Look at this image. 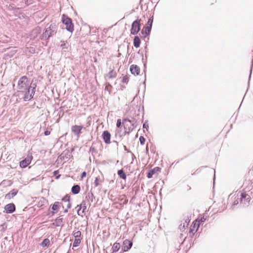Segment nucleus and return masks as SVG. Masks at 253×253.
Returning <instances> with one entry per match:
<instances>
[{
	"label": "nucleus",
	"instance_id": "obj_13",
	"mask_svg": "<svg viewBox=\"0 0 253 253\" xmlns=\"http://www.w3.org/2000/svg\"><path fill=\"white\" fill-rule=\"evenodd\" d=\"M78 207H79V208L78 210V213L79 215L83 216V214H81L80 211L81 209H83L82 213H84V211L86 209V203L85 201H83L80 206H78Z\"/></svg>",
	"mask_w": 253,
	"mask_h": 253
},
{
	"label": "nucleus",
	"instance_id": "obj_40",
	"mask_svg": "<svg viewBox=\"0 0 253 253\" xmlns=\"http://www.w3.org/2000/svg\"><path fill=\"white\" fill-rule=\"evenodd\" d=\"M143 127L147 129V128H148V124H146V123H144L143 124Z\"/></svg>",
	"mask_w": 253,
	"mask_h": 253
},
{
	"label": "nucleus",
	"instance_id": "obj_28",
	"mask_svg": "<svg viewBox=\"0 0 253 253\" xmlns=\"http://www.w3.org/2000/svg\"><path fill=\"white\" fill-rule=\"evenodd\" d=\"M116 73L114 71H111L107 75L109 78H113L116 77Z\"/></svg>",
	"mask_w": 253,
	"mask_h": 253
},
{
	"label": "nucleus",
	"instance_id": "obj_30",
	"mask_svg": "<svg viewBox=\"0 0 253 253\" xmlns=\"http://www.w3.org/2000/svg\"><path fill=\"white\" fill-rule=\"evenodd\" d=\"M62 200L65 202H70V196L68 195H66L65 196L63 197Z\"/></svg>",
	"mask_w": 253,
	"mask_h": 253
},
{
	"label": "nucleus",
	"instance_id": "obj_11",
	"mask_svg": "<svg viewBox=\"0 0 253 253\" xmlns=\"http://www.w3.org/2000/svg\"><path fill=\"white\" fill-rule=\"evenodd\" d=\"M102 137L104 142L106 144L110 143L111 134L108 131H104L102 134Z\"/></svg>",
	"mask_w": 253,
	"mask_h": 253
},
{
	"label": "nucleus",
	"instance_id": "obj_35",
	"mask_svg": "<svg viewBox=\"0 0 253 253\" xmlns=\"http://www.w3.org/2000/svg\"><path fill=\"white\" fill-rule=\"evenodd\" d=\"M92 197H93V194L92 193H88L87 195V196H86V198H88V199H90V198H92Z\"/></svg>",
	"mask_w": 253,
	"mask_h": 253
},
{
	"label": "nucleus",
	"instance_id": "obj_34",
	"mask_svg": "<svg viewBox=\"0 0 253 253\" xmlns=\"http://www.w3.org/2000/svg\"><path fill=\"white\" fill-rule=\"evenodd\" d=\"M94 184L96 187L99 185V178L96 177L94 181Z\"/></svg>",
	"mask_w": 253,
	"mask_h": 253
},
{
	"label": "nucleus",
	"instance_id": "obj_41",
	"mask_svg": "<svg viewBox=\"0 0 253 253\" xmlns=\"http://www.w3.org/2000/svg\"><path fill=\"white\" fill-rule=\"evenodd\" d=\"M29 52L31 53H34L35 52V49L33 48H31L29 50Z\"/></svg>",
	"mask_w": 253,
	"mask_h": 253
},
{
	"label": "nucleus",
	"instance_id": "obj_23",
	"mask_svg": "<svg viewBox=\"0 0 253 253\" xmlns=\"http://www.w3.org/2000/svg\"><path fill=\"white\" fill-rule=\"evenodd\" d=\"M60 206V203L58 202H55L52 207V209L53 211H57Z\"/></svg>",
	"mask_w": 253,
	"mask_h": 253
},
{
	"label": "nucleus",
	"instance_id": "obj_24",
	"mask_svg": "<svg viewBox=\"0 0 253 253\" xmlns=\"http://www.w3.org/2000/svg\"><path fill=\"white\" fill-rule=\"evenodd\" d=\"M197 220H196L195 223H194L193 228L191 229V231H193L194 230H195V231H197V230L199 228V223H197ZM198 222H199V221H198Z\"/></svg>",
	"mask_w": 253,
	"mask_h": 253
},
{
	"label": "nucleus",
	"instance_id": "obj_36",
	"mask_svg": "<svg viewBox=\"0 0 253 253\" xmlns=\"http://www.w3.org/2000/svg\"><path fill=\"white\" fill-rule=\"evenodd\" d=\"M44 135H45L47 136V135H49V134H50V131H49V130H46V131H44Z\"/></svg>",
	"mask_w": 253,
	"mask_h": 253
},
{
	"label": "nucleus",
	"instance_id": "obj_15",
	"mask_svg": "<svg viewBox=\"0 0 253 253\" xmlns=\"http://www.w3.org/2000/svg\"><path fill=\"white\" fill-rule=\"evenodd\" d=\"M17 190L13 189L9 193L7 194L5 196V198L7 199H10L14 197L17 193Z\"/></svg>",
	"mask_w": 253,
	"mask_h": 253
},
{
	"label": "nucleus",
	"instance_id": "obj_9",
	"mask_svg": "<svg viewBox=\"0 0 253 253\" xmlns=\"http://www.w3.org/2000/svg\"><path fill=\"white\" fill-rule=\"evenodd\" d=\"M5 211L6 213H11L15 210V207L13 204H8L5 206Z\"/></svg>",
	"mask_w": 253,
	"mask_h": 253
},
{
	"label": "nucleus",
	"instance_id": "obj_6",
	"mask_svg": "<svg viewBox=\"0 0 253 253\" xmlns=\"http://www.w3.org/2000/svg\"><path fill=\"white\" fill-rule=\"evenodd\" d=\"M83 128V126H82L75 125L72 126L71 130L75 135L79 137Z\"/></svg>",
	"mask_w": 253,
	"mask_h": 253
},
{
	"label": "nucleus",
	"instance_id": "obj_38",
	"mask_svg": "<svg viewBox=\"0 0 253 253\" xmlns=\"http://www.w3.org/2000/svg\"><path fill=\"white\" fill-rule=\"evenodd\" d=\"M206 218H205V217H204V216H203V217H202V218L200 219V221L201 222H205V221H206Z\"/></svg>",
	"mask_w": 253,
	"mask_h": 253
},
{
	"label": "nucleus",
	"instance_id": "obj_46",
	"mask_svg": "<svg viewBox=\"0 0 253 253\" xmlns=\"http://www.w3.org/2000/svg\"><path fill=\"white\" fill-rule=\"evenodd\" d=\"M39 206H42V204H41V203H39Z\"/></svg>",
	"mask_w": 253,
	"mask_h": 253
},
{
	"label": "nucleus",
	"instance_id": "obj_32",
	"mask_svg": "<svg viewBox=\"0 0 253 253\" xmlns=\"http://www.w3.org/2000/svg\"><path fill=\"white\" fill-rule=\"evenodd\" d=\"M237 197H238L237 199L235 200L233 202V204H232V206H235V205H237L239 203L238 199H239V196H238V195H237Z\"/></svg>",
	"mask_w": 253,
	"mask_h": 253
},
{
	"label": "nucleus",
	"instance_id": "obj_1",
	"mask_svg": "<svg viewBox=\"0 0 253 253\" xmlns=\"http://www.w3.org/2000/svg\"><path fill=\"white\" fill-rule=\"evenodd\" d=\"M36 86L35 83L30 82L26 76H23L18 81L17 87L19 91L25 92L23 99L27 101L33 98Z\"/></svg>",
	"mask_w": 253,
	"mask_h": 253
},
{
	"label": "nucleus",
	"instance_id": "obj_22",
	"mask_svg": "<svg viewBox=\"0 0 253 253\" xmlns=\"http://www.w3.org/2000/svg\"><path fill=\"white\" fill-rule=\"evenodd\" d=\"M50 243L49 240L48 239H45L41 243V246L42 247H45L49 245Z\"/></svg>",
	"mask_w": 253,
	"mask_h": 253
},
{
	"label": "nucleus",
	"instance_id": "obj_25",
	"mask_svg": "<svg viewBox=\"0 0 253 253\" xmlns=\"http://www.w3.org/2000/svg\"><path fill=\"white\" fill-rule=\"evenodd\" d=\"M61 43L60 44V46L62 47V49H67L68 47V43L66 42H61Z\"/></svg>",
	"mask_w": 253,
	"mask_h": 253
},
{
	"label": "nucleus",
	"instance_id": "obj_26",
	"mask_svg": "<svg viewBox=\"0 0 253 253\" xmlns=\"http://www.w3.org/2000/svg\"><path fill=\"white\" fill-rule=\"evenodd\" d=\"M81 243V239H75L74 242L73 243V247H78Z\"/></svg>",
	"mask_w": 253,
	"mask_h": 253
},
{
	"label": "nucleus",
	"instance_id": "obj_42",
	"mask_svg": "<svg viewBox=\"0 0 253 253\" xmlns=\"http://www.w3.org/2000/svg\"><path fill=\"white\" fill-rule=\"evenodd\" d=\"M58 173V171H54V175H56L57 174V173Z\"/></svg>",
	"mask_w": 253,
	"mask_h": 253
},
{
	"label": "nucleus",
	"instance_id": "obj_4",
	"mask_svg": "<svg viewBox=\"0 0 253 253\" xmlns=\"http://www.w3.org/2000/svg\"><path fill=\"white\" fill-rule=\"evenodd\" d=\"M140 21L136 20L134 21L132 24L130 33L132 35H135L140 31Z\"/></svg>",
	"mask_w": 253,
	"mask_h": 253
},
{
	"label": "nucleus",
	"instance_id": "obj_5",
	"mask_svg": "<svg viewBox=\"0 0 253 253\" xmlns=\"http://www.w3.org/2000/svg\"><path fill=\"white\" fill-rule=\"evenodd\" d=\"M240 197L241 204L245 206H248L251 200L250 196L245 193H242L240 194Z\"/></svg>",
	"mask_w": 253,
	"mask_h": 253
},
{
	"label": "nucleus",
	"instance_id": "obj_16",
	"mask_svg": "<svg viewBox=\"0 0 253 253\" xmlns=\"http://www.w3.org/2000/svg\"><path fill=\"white\" fill-rule=\"evenodd\" d=\"M72 192L74 194H77L80 192V187L78 185H74L71 189Z\"/></svg>",
	"mask_w": 253,
	"mask_h": 253
},
{
	"label": "nucleus",
	"instance_id": "obj_45",
	"mask_svg": "<svg viewBox=\"0 0 253 253\" xmlns=\"http://www.w3.org/2000/svg\"><path fill=\"white\" fill-rule=\"evenodd\" d=\"M39 206H42V204H41V203H39Z\"/></svg>",
	"mask_w": 253,
	"mask_h": 253
},
{
	"label": "nucleus",
	"instance_id": "obj_19",
	"mask_svg": "<svg viewBox=\"0 0 253 253\" xmlns=\"http://www.w3.org/2000/svg\"><path fill=\"white\" fill-rule=\"evenodd\" d=\"M119 176L123 179H126V175L123 169L119 170L118 171Z\"/></svg>",
	"mask_w": 253,
	"mask_h": 253
},
{
	"label": "nucleus",
	"instance_id": "obj_2",
	"mask_svg": "<svg viewBox=\"0 0 253 253\" xmlns=\"http://www.w3.org/2000/svg\"><path fill=\"white\" fill-rule=\"evenodd\" d=\"M62 19L63 23L66 25V29L69 32H72L74 29L71 19L64 15L62 16Z\"/></svg>",
	"mask_w": 253,
	"mask_h": 253
},
{
	"label": "nucleus",
	"instance_id": "obj_10",
	"mask_svg": "<svg viewBox=\"0 0 253 253\" xmlns=\"http://www.w3.org/2000/svg\"><path fill=\"white\" fill-rule=\"evenodd\" d=\"M123 250L125 252L128 251L132 246V243L128 240H125L123 242Z\"/></svg>",
	"mask_w": 253,
	"mask_h": 253
},
{
	"label": "nucleus",
	"instance_id": "obj_12",
	"mask_svg": "<svg viewBox=\"0 0 253 253\" xmlns=\"http://www.w3.org/2000/svg\"><path fill=\"white\" fill-rule=\"evenodd\" d=\"M130 71L131 73V74L134 75H137L139 74V67L134 65H132L130 66Z\"/></svg>",
	"mask_w": 253,
	"mask_h": 253
},
{
	"label": "nucleus",
	"instance_id": "obj_3",
	"mask_svg": "<svg viewBox=\"0 0 253 253\" xmlns=\"http://www.w3.org/2000/svg\"><path fill=\"white\" fill-rule=\"evenodd\" d=\"M54 26L50 25V27L47 28L45 32L43 33L42 36V39H48L50 36L54 35V33H56L55 30L53 29Z\"/></svg>",
	"mask_w": 253,
	"mask_h": 253
},
{
	"label": "nucleus",
	"instance_id": "obj_39",
	"mask_svg": "<svg viewBox=\"0 0 253 253\" xmlns=\"http://www.w3.org/2000/svg\"><path fill=\"white\" fill-rule=\"evenodd\" d=\"M71 205L70 203V202H67V209H70L71 208Z\"/></svg>",
	"mask_w": 253,
	"mask_h": 253
},
{
	"label": "nucleus",
	"instance_id": "obj_37",
	"mask_svg": "<svg viewBox=\"0 0 253 253\" xmlns=\"http://www.w3.org/2000/svg\"><path fill=\"white\" fill-rule=\"evenodd\" d=\"M86 175V173L85 171H84L81 175V177L83 178Z\"/></svg>",
	"mask_w": 253,
	"mask_h": 253
},
{
	"label": "nucleus",
	"instance_id": "obj_20",
	"mask_svg": "<svg viewBox=\"0 0 253 253\" xmlns=\"http://www.w3.org/2000/svg\"><path fill=\"white\" fill-rule=\"evenodd\" d=\"M120 244L118 243H115L112 247V250L114 252H117L120 249Z\"/></svg>",
	"mask_w": 253,
	"mask_h": 253
},
{
	"label": "nucleus",
	"instance_id": "obj_21",
	"mask_svg": "<svg viewBox=\"0 0 253 253\" xmlns=\"http://www.w3.org/2000/svg\"><path fill=\"white\" fill-rule=\"evenodd\" d=\"M29 164L30 163H28V162L25 159H24L20 162V166L21 168H26Z\"/></svg>",
	"mask_w": 253,
	"mask_h": 253
},
{
	"label": "nucleus",
	"instance_id": "obj_43",
	"mask_svg": "<svg viewBox=\"0 0 253 253\" xmlns=\"http://www.w3.org/2000/svg\"><path fill=\"white\" fill-rule=\"evenodd\" d=\"M68 209H67L65 210L64 212H67L68 211Z\"/></svg>",
	"mask_w": 253,
	"mask_h": 253
},
{
	"label": "nucleus",
	"instance_id": "obj_27",
	"mask_svg": "<svg viewBox=\"0 0 253 253\" xmlns=\"http://www.w3.org/2000/svg\"><path fill=\"white\" fill-rule=\"evenodd\" d=\"M81 235V232L80 231L74 232L73 233V236L75 239H80Z\"/></svg>",
	"mask_w": 253,
	"mask_h": 253
},
{
	"label": "nucleus",
	"instance_id": "obj_31",
	"mask_svg": "<svg viewBox=\"0 0 253 253\" xmlns=\"http://www.w3.org/2000/svg\"><path fill=\"white\" fill-rule=\"evenodd\" d=\"M139 141L141 144L143 145L145 143V139L143 136L139 137Z\"/></svg>",
	"mask_w": 253,
	"mask_h": 253
},
{
	"label": "nucleus",
	"instance_id": "obj_17",
	"mask_svg": "<svg viewBox=\"0 0 253 253\" xmlns=\"http://www.w3.org/2000/svg\"><path fill=\"white\" fill-rule=\"evenodd\" d=\"M140 40L139 38L137 36H135L133 40L134 46L135 47L138 48L140 46Z\"/></svg>",
	"mask_w": 253,
	"mask_h": 253
},
{
	"label": "nucleus",
	"instance_id": "obj_18",
	"mask_svg": "<svg viewBox=\"0 0 253 253\" xmlns=\"http://www.w3.org/2000/svg\"><path fill=\"white\" fill-rule=\"evenodd\" d=\"M55 224L56 226H60L62 225L63 224V218H56L55 220V222L53 223L54 225H55Z\"/></svg>",
	"mask_w": 253,
	"mask_h": 253
},
{
	"label": "nucleus",
	"instance_id": "obj_47",
	"mask_svg": "<svg viewBox=\"0 0 253 253\" xmlns=\"http://www.w3.org/2000/svg\"><path fill=\"white\" fill-rule=\"evenodd\" d=\"M59 177V176H57L56 178H58Z\"/></svg>",
	"mask_w": 253,
	"mask_h": 253
},
{
	"label": "nucleus",
	"instance_id": "obj_14",
	"mask_svg": "<svg viewBox=\"0 0 253 253\" xmlns=\"http://www.w3.org/2000/svg\"><path fill=\"white\" fill-rule=\"evenodd\" d=\"M160 171V168L159 167H156L154 169H151L147 174V177L150 178L152 177L153 175L157 171Z\"/></svg>",
	"mask_w": 253,
	"mask_h": 253
},
{
	"label": "nucleus",
	"instance_id": "obj_8",
	"mask_svg": "<svg viewBox=\"0 0 253 253\" xmlns=\"http://www.w3.org/2000/svg\"><path fill=\"white\" fill-rule=\"evenodd\" d=\"M41 32V28L37 27L34 29L30 34V38L31 39L36 38Z\"/></svg>",
	"mask_w": 253,
	"mask_h": 253
},
{
	"label": "nucleus",
	"instance_id": "obj_44",
	"mask_svg": "<svg viewBox=\"0 0 253 253\" xmlns=\"http://www.w3.org/2000/svg\"><path fill=\"white\" fill-rule=\"evenodd\" d=\"M39 206H42V204H41V203H39Z\"/></svg>",
	"mask_w": 253,
	"mask_h": 253
},
{
	"label": "nucleus",
	"instance_id": "obj_33",
	"mask_svg": "<svg viewBox=\"0 0 253 253\" xmlns=\"http://www.w3.org/2000/svg\"><path fill=\"white\" fill-rule=\"evenodd\" d=\"M121 124H122L121 120L118 119L117 122V124H116L117 126L118 127H120L121 126Z\"/></svg>",
	"mask_w": 253,
	"mask_h": 253
},
{
	"label": "nucleus",
	"instance_id": "obj_29",
	"mask_svg": "<svg viewBox=\"0 0 253 253\" xmlns=\"http://www.w3.org/2000/svg\"><path fill=\"white\" fill-rule=\"evenodd\" d=\"M33 157L32 156L31 154H28L27 157L25 159L28 163H31Z\"/></svg>",
	"mask_w": 253,
	"mask_h": 253
},
{
	"label": "nucleus",
	"instance_id": "obj_7",
	"mask_svg": "<svg viewBox=\"0 0 253 253\" xmlns=\"http://www.w3.org/2000/svg\"><path fill=\"white\" fill-rule=\"evenodd\" d=\"M152 23L153 19L151 18H149L147 22V26L145 27L144 28L146 36L149 35L150 33V31L152 28Z\"/></svg>",
	"mask_w": 253,
	"mask_h": 253
}]
</instances>
